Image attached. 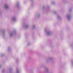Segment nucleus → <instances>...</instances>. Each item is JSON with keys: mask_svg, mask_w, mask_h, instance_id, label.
<instances>
[{"mask_svg": "<svg viewBox=\"0 0 73 73\" xmlns=\"http://www.w3.org/2000/svg\"><path fill=\"white\" fill-rule=\"evenodd\" d=\"M5 7L6 8H8V6H7V5H6Z\"/></svg>", "mask_w": 73, "mask_h": 73, "instance_id": "f257e3e1", "label": "nucleus"}, {"mask_svg": "<svg viewBox=\"0 0 73 73\" xmlns=\"http://www.w3.org/2000/svg\"><path fill=\"white\" fill-rule=\"evenodd\" d=\"M67 17H69V16L68 15V16H67Z\"/></svg>", "mask_w": 73, "mask_h": 73, "instance_id": "f03ea898", "label": "nucleus"}]
</instances>
